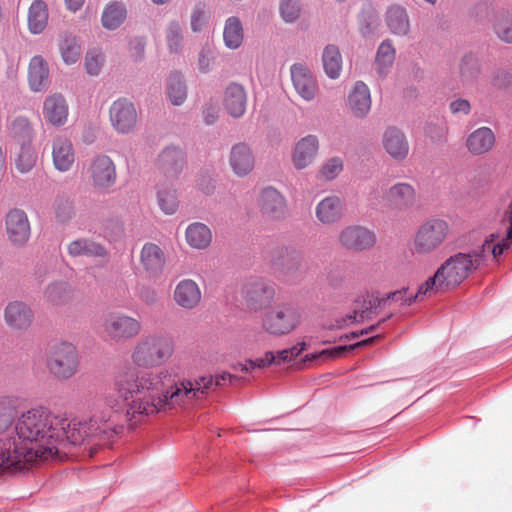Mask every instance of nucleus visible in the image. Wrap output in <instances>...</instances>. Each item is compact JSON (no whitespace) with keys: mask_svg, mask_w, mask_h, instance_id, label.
<instances>
[{"mask_svg":"<svg viewBox=\"0 0 512 512\" xmlns=\"http://www.w3.org/2000/svg\"><path fill=\"white\" fill-rule=\"evenodd\" d=\"M445 291L444 287L440 285V280L438 278H435V273L428 277V279L422 283L419 287L417 292L414 295H410L408 298L404 299V303L406 306H411L414 304L421 296L426 295L429 292L432 291Z\"/></svg>","mask_w":512,"mask_h":512,"instance_id":"53","label":"nucleus"},{"mask_svg":"<svg viewBox=\"0 0 512 512\" xmlns=\"http://www.w3.org/2000/svg\"><path fill=\"white\" fill-rule=\"evenodd\" d=\"M483 263V250L473 249L467 253L458 252L446 259L435 272V278L445 290L459 286Z\"/></svg>","mask_w":512,"mask_h":512,"instance_id":"3","label":"nucleus"},{"mask_svg":"<svg viewBox=\"0 0 512 512\" xmlns=\"http://www.w3.org/2000/svg\"><path fill=\"white\" fill-rule=\"evenodd\" d=\"M387 198L396 206L408 207L415 200V190L408 183H397L389 189Z\"/></svg>","mask_w":512,"mask_h":512,"instance_id":"46","label":"nucleus"},{"mask_svg":"<svg viewBox=\"0 0 512 512\" xmlns=\"http://www.w3.org/2000/svg\"><path fill=\"white\" fill-rule=\"evenodd\" d=\"M387 302L388 300L386 299V295L384 297H379L378 293L374 292L371 294L367 293L366 296H359L355 300L359 310H354L353 314H348L345 318L337 319L335 324H331L327 326V328L341 329L344 327L347 320L351 323L371 320L374 315H377L379 311L386 306Z\"/></svg>","mask_w":512,"mask_h":512,"instance_id":"8","label":"nucleus"},{"mask_svg":"<svg viewBox=\"0 0 512 512\" xmlns=\"http://www.w3.org/2000/svg\"><path fill=\"white\" fill-rule=\"evenodd\" d=\"M68 253L72 257L105 258L107 249L90 238H78L69 243Z\"/></svg>","mask_w":512,"mask_h":512,"instance_id":"27","label":"nucleus"},{"mask_svg":"<svg viewBox=\"0 0 512 512\" xmlns=\"http://www.w3.org/2000/svg\"><path fill=\"white\" fill-rule=\"evenodd\" d=\"M173 351L174 346L170 338L150 336L142 339L136 345L132 359L139 367H155L165 363Z\"/></svg>","mask_w":512,"mask_h":512,"instance_id":"4","label":"nucleus"},{"mask_svg":"<svg viewBox=\"0 0 512 512\" xmlns=\"http://www.w3.org/2000/svg\"><path fill=\"white\" fill-rule=\"evenodd\" d=\"M495 234H491L484 240L482 245L476 250H483V262L486 258V252H491L494 259L500 257L512 246V230L507 228L506 235L499 242L495 243Z\"/></svg>","mask_w":512,"mask_h":512,"instance_id":"44","label":"nucleus"},{"mask_svg":"<svg viewBox=\"0 0 512 512\" xmlns=\"http://www.w3.org/2000/svg\"><path fill=\"white\" fill-rule=\"evenodd\" d=\"M343 163L339 157L329 159L321 168L323 177L327 180H333L342 171Z\"/></svg>","mask_w":512,"mask_h":512,"instance_id":"61","label":"nucleus"},{"mask_svg":"<svg viewBox=\"0 0 512 512\" xmlns=\"http://www.w3.org/2000/svg\"><path fill=\"white\" fill-rule=\"evenodd\" d=\"M348 106L357 118L365 117L371 109V96L368 86L363 81H356L348 95Z\"/></svg>","mask_w":512,"mask_h":512,"instance_id":"22","label":"nucleus"},{"mask_svg":"<svg viewBox=\"0 0 512 512\" xmlns=\"http://www.w3.org/2000/svg\"><path fill=\"white\" fill-rule=\"evenodd\" d=\"M341 244L353 251L370 249L376 243L374 232L362 226H348L343 229L339 236Z\"/></svg>","mask_w":512,"mask_h":512,"instance_id":"13","label":"nucleus"},{"mask_svg":"<svg viewBox=\"0 0 512 512\" xmlns=\"http://www.w3.org/2000/svg\"><path fill=\"white\" fill-rule=\"evenodd\" d=\"M512 81V73L506 70H497L491 79L493 87L503 90L510 86Z\"/></svg>","mask_w":512,"mask_h":512,"instance_id":"63","label":"nucleus"},{"mask_svg":"<svg viewBox=\"0 0 512 512\" xmlns=\"http://www.w3.org/2000/svg\"><path fill=\"white\" fill-rule=\"evenodd\" d=\"M4 318L8 326L18 330H26L33 321L34 313L26 303L12 301L5 308Z\"/></svg>","mask_w":512,"mask_h":512,"instance_id":"18","label":"nucleus"},{"mask_svg":"<svg viewBox=\"0 0 512 512\" xmlns=\"http://www.w3.org/2000/svg\"><path fill=\"white\" fill-rule=\"evenodd\" d=\"M140 261L144 270L150 277H158L163 271L165 257L158 245L146 243L142 247Z\"/></svg>","mask_w":512,"mask_h":512,"instance_id":"25","label":"nucleus"},{"mask_svg":"<svg viewBox=\"0 0 512 512\" xmlns=\"http://www.w3.org/2000/svg\"><path fill=\"white\" fill-rule=\"evenodd\" d=\"M495 135L489 127H480L469 134L466 140L468 151L473 155H482L491 150Z\"/></svg>","mask_w":512,"mask_h":512,"instance_id":"29","label":"nucleus"},{"mask_svg":"<svg viewBox=\"0 0 512 512\" xmlns=\"http://www.w3.org/2000/svg\"><path fill=\"white\" fill-rule=\"evenodd\" d=\"M459 70L463 83L475 82L481 74L479 57L473 52L466 53L460 61Z\"/></svg>","mask_w":512,"mask_h":512,"instance_id":"42","label":"nucleus"},{"mask_svg":"<svg viewBox=\"0 0 512 512\" xmlns=\"http://www.w3.org/2000/svg\"><path fill=\"white\" fill-rule=\"evenodd\" d=\"M207 18L204 5L198 4L194 7L191 15V29L193 32H200L206 24Z\"/></svg>","mask_w":512,"mask_h":512,"instance_id":"62","label":"nucleus"},{"mask_svg":"<svg viewBox=\"0 0 512 512\" xmlns=\"http://www.w3.org/2000/svg\"><path fill=\"white\" fill-rule=\"evenodd\" d=\"M48 7L43 0H34L28 9V29L38 35L44 31L48 23Z\"/></svg>","mask_w":512,"mask_h":512,"instance_id":"34","label":"nucleus"},{"mask_svg":"<svg viewBox=\"0 0 512 512\" xmlns=\"http://www.w3.org/2000/svg\"><path fill=\"white\" fill-rule=\"evenodd\" d=\"M78 364V352L73 344L61 342L52 347L47 365L57 378L69 379L76 373Z\"/></svg>","mask_w":512,"mask_h":512,"instance_id":"6","label":"nucleus"},{"mask_svg":"<svg viewBox=\"0 0 512 512\" xmlns=\"http://www.w3.org/2000/svg\"><path fill=\"white\" fill-rule=\"evenodd\" d=\"M279 10L282 19L286 23H293L300 16L301 6L299 0H281Z\"/></svg>","mask_w":512,"mask_h":512,"instance_id":"57","label":"nucleus"},{"mask_svg":"<svg viewBox=\"0 0 512 512\" xmlns=\"http://www.w3.org/2000/svg\"><path fill=\"white\" fill-rule=\"evenodd\" d=\"M242 293L249 309L258 311L271 304L275 289L262 279H251L244 284Z\"/></svg>","mask_w":512,"mask_h":512,"instance_id":"9","label":"nucleus"},{"mask_svg":"<svg viewBox=\"0 0 512 512\" xmlns=\"http://www.w3.org/2000/svg\"><path fill=\"white\" fill-rule=\"evenodd\" d=\"M274 352L273 351H267L264 355V357H259L256 359H247L244 364L240 363L241 371L248 373L255 369H263L270 365H273L274 361Z\"/></svg>","mask_w":512,"mask_h":512,"instance_id":"59","label":"nucleus"},{"mask_svg":"<svg viewBox=\"0 0 512 512\" xmlns=\"http://www.w3.org/2000/svg\"><path fill=\"white\" fill-rule=\"evenodd\" d=\"M380 335L372 336L367 339L355 342L348 345H338L320 350L321 360H332L345 356L346 354L354 351L357 348L367 346L380 339Z\"/></svg>","mask_w":512,"mask_h":512,"instance_id":"45","label":"nucleus"},{"mask_svg":"<svg viewBox=\"0 0 512 512\" xmlns=\"http://www.w3.org/2000/svg\"><path fill=\"white\" fill-rule=\"evenodd\" d=\"M44 295L52 305L61 306L71 299L72 289L66 281H56L46 287Z\"/></svg>","mask_w":512,"mask_h":512,"instance_id":"43","label":"nucleus"},{"mask_svg":"<svg viewBox=\"0 0 512 512\" xmlns=\"http://www.w3.org/2000/svg\"><path fill=\"white\" fill-rule=\"evenodd\" d=\"M322 63L325 74L330 79H337L342 70V56L338 46L327 45L322 53Z\"/></svg>","mask_w":512,"mask_h":512,"instance_id":"38","label":"nucleus"},{"mask_svg":"<svg viewBox=\"0 0 512 512\" xmlns=\"http://www.w3.org/2000/svg\"><path fill=\"white\" fill-rule=\"evenodd\" d=\"M109 419L103 414L89 421H69L47 408H33L16 422V436L0 438V472L20 471L26 464L54 458L60 444H105L116 434Z\"/></svg>","mask_w":512,"mask_h":512,"instance_id":"1","label":"nucleus"},{"mask_svg":"<svg viewBox=\"0 0 512 512\" xmlns=\"http://www.w3.org/2000/svg\"><path fill=\"white\" fill-rule=\"evenodd\" d=\"M498 11L499 10L495 9L492 2L484 0L475 4L472 11V16L474 17L475 21L481 24H486L491 21L493 22Z\"/></svg>","mask_w":512,"mask_h":512,"instance_id":"55","label":"nucleus"},{"mask_svg":"<svg viewBox=\"0 0 512 512\" xmlns=\"http://www.w3.org/2000/svg\"><path fill=\"white\" fill-rule=\"evenodd\" d=\"M259 206L262 214L271 220H281L287 213L284 196L271 186L262 189Z\"/></svg>","mask_w":512,"mask_h":512,"instance_id":"15","label":"nucleus"},{"mask_svg":"<svg viewBox=\"0 0 512 512\" xmlns=\"http://www.w3.org/2000/svg\"><path fill=\"white\" fill-rule=\"evenodd\" d=\"M101 234L110 243L117 242L124 236L123 223L119 219H107L102 225Z\"/></svg>","mask_w":512,"mask_h":512,"instance_id":"56","label":"nucleus"},{"mask_svg":"<svg viewBox=\"0 0 512 512\" xmlns=\"http://www.w3.org/2000/svg\"><path fill=\"white\" fill-rule=\"evenodd\" d=\"M185 165L186 153L175 145L165 147L157 159V167L168 179H177Z\"/></svg>","mask_w":512,"mask_h":512,"instance_id":"11","label":"nucleus"},{"mask_svg":"<svg viewBox=\"0 0 512 512\" xmlns=\"http://www.w3.org/2000/svg\"><path fill=\"white\" fill-rule=\"evenodd\" d=\"M60 52L66 64H74L81 55V46L78 39L72 34L65 35L60 43Z\"/></svg>","mask_w":512,"mask_h":512,"instance_id":"51","label":"nucleus"},{"mask_svg":"<svg viewBox=\"0 0 512 512\" xmlns=\"http://www.w3.org/2000/svg\"><path fill=\"white\" fill-rule=\"evenodd\" d=\"M49 68L42 56H33L28 67L29 86L32 91L40 92L48 85Z\"/></svg>","mask_w":512,"mask_h":512,"instance_id":"30","label":"nucleus"},{"mask_svg":"<svg viewBox=\"0 0 512 512\" xmlns=\"http://www.w3.org/2000/svg\"><path fill=\"white\" fill-rule=\"evenodd\" d=\"M386 24L394 35L405 36L410 31V23L405 8L395 5L386 12Z\"/></svg>","mask_w":512,"mask_h":512,"instance_id":"35","label":"nucleus"},{"mask_svg":"<svg viewBox=\"0 0 512 512\" xmlns=\"http://www.w3.org/2000/svg\"><path fill=\"white\" fill-rule=\"evenodd\" d=\"M247 95L244 87L238 83H230L224 95V107L234 118L241 117L246 111Z\"/></svg>","mask_w":512,"mask_h":512,"instance_id":"24","label":"nucleus"},{"mask_svg":"<svg viewBox=\"0 0 512 512\" xmlns=\"http://www.w3.org/2000/svg\"><path fill=\"white\" fill-rule=\"evenodd\" d=\"M127 18V7L122 1H110L103 9L101 24L109 31L117 30Z\"/></svg>","mask_w":512,"mask_h":512,"instance_id":"32","label":"nucleus"},{"mask_svg":"<svg viewBox=\"0 0 512 512\" xmlns=\"http://www.w3.org/2000/svg\"><path fill=\"white\" fill-rule=\"evenodd\" d=\"M157 201L160 209L167 215L174 214L179 207L177 191L171 187L159 188Z\"/></svg>","mask_w":512,"mask_h":512,"instance_id":"49","label":"nucleus"},{"mask_svg":"<svg viewBox=\"0 0 512 512\" xmlns=\"http://www.w3.org/2000/svg\"><path fill=\"white\" fill-rule=\"evenodd\" d=\"M187 243L196 249L207 248L212 240V233L209 227L203 223L195 222L186 229Z\"/></svg>","mask_w":512,"mask_h":512,"instance_id":"37","label":"nucleus"},{"mask_svg":"<svg viewBox=\"0 0 512 512\" xmlns=\"http://www.w3.org/2000/svg\"><path fill=\"white\" fill-rule=\"evenodd\" d=\"M396 50L391 40L386 39L378 46L375 64L379 76L385 77L395 61Z\"/></svg>","mask_w":512,"mask_h":512,"instance_id":"39","label":"nucleus"},{"mask_svg":"<svg viewBox=\"0 0 512 512\" xmlns=\"http://www.w3.org/2000/svg\"><path fill=\"white\" fill-rule=\"evenodd\" d=\"M6 232L9 240L16 246L25 244L30 237V223L25 211L14 208L6 214Z\"/></svg>","mask_w":512,"mask_h":512,"instance_id":"12","label":"nucleus"},{"mask_svg":"<svg viewBox=\"0 0 512 512\" xmlns=\"http://www.w3.org/2000/svg\"><path fill=\"white\" fill-rule=\"evenodd\" d=\"M343 203L337 196H328L316 206V217L323 224H331L342 216Z\"/></svg>","mask_w":512,"mask_h":512,"instance_id":"33","label":"nucleus"},{"mask_svg":"<svg viewBox=\"0 0 512 512\" xmlns=\"http://www.w3.org/2000/svg\"><path fill=\"white\" fill-rule=\"evenodd\" d=\"M357 22L359 33L364 39H372L377 35L381 19L372 2L366 1L362 4L357 16Z\"/></svg>","mask_w":512,"mask_h":512,"instance_id":"20","label":"nucleus"},{"mask_svg":"<svg viewBox=\"0 0 512 512\" xmlns=\"http://www.w3.org/2000/svg\"><path fill=\"white\" fill-rule=\"evenodd\" d=\"M53 164L58 171L66 172L72 167L75 154L71 141L66 137H56L52 142Z\"/></svg>","mask_w":512,"mask_h":512,"instance_id":"23","label":"nucleus"},{"mask_svg":"<svg viewBox=\"0 0 512 512\" xmlns=\"http://www.w3.org/2000/svg\"><path fill=\"white\" fill-rule=\"evenodd\" d=\"M43 117L53 126H63L68 117V104L64 96L55 93L46 97L43 103Z\"/></svg>","mask_w":512,"mask_h":512,"instance_id":"17","label":"nucleus"},{"mask_svg":"<svg viewBox=\"0 0 512 512\" xmlns=\"http://www.w3.org/2000/svg\"><path fill=\"white\" fill-rule=\"evenodd\" d=\"M300 319L301 314L294 304L282 303L265 313L262 326L269 334L281 336L293 331L299 325Z\"/></svg>","mask_w":512,"mask_h":512,"instance_id":"5","label":"nucleus"},{"mask_svg":"<svg viewBox=\"0 0 512 512\" xmlns=\"http://www.w3.org/2000/svg\"><path fill=\"white\" fill-rule=\"evenodd\" d=\"M37 161V154L32 144L20 146L15 158V167L18 172L25 174L33 169Z\"/></svg>","mask_w":512,"mask_h":512,"instance_id":"52","label":"nucleus"},{"mask_svg":"<svg viewBox=\"0 0 512 512\" xmlns=\"http://www.w3.org/2000/svg\"><path fill=\"white\" fill-rule=\"evenodd\" d=\"M254 154L248 144L240 142L231 147L229 165L238 177L248 175L254 168Z\"/></svg>","mask_w":512,"mask_h":512,"instance_id":"16","label":"nucleus"},{"mask_svg":"<svg viewBox=\"0 0 512 512\" xmlns=\"http://www.w3.org/2000/svg\"><path fill=\"white\" fill-rule=\"evenodd\" d=\"M232 379V374L222 372L215 376H201L195 383L184 380L177 384L167 371L154 374L129 369L115 377L113 387L105 396V403L115 412L124 413L131 424H136L137 417L158 413L183 402L185 398H196L198 394L207 393L212 385L223 386L231 383Z\"/></svg>","mask_w":512,"mask_h":512,"instance_id":"2","label":"nucleus"},{"mask_svg":"<svg viewBox=\"0 0 512 512\" xmlns=\"http://www.w3.org/2000/svg\"><path fill=\"white\" fill-rule=\"evenodd\" d=\"M448 223L445 220L432 218L422 224L415 236V250L425 254L436 249L446 238Z\"/></svg>","mask_w":512,"mask_h":512,"instance_id":"7","label":"nucleus"},{"mask_svg":"<svg viewBox=\"0 0 512 512\" xmlns=\"http://www.w3.org/2000/svg\"><path fill=\"white\" fill-rule=\"evenodd\" d=\"M244 38L243 27L240 19L231 16L225 21L223 30V40L225 46L229 49H237L241 46Z\"/></svg>","mask_w":512,"mask_h":512,"instance_id":"40","label":"nucleus"},{"mask_svg":"<svg viewBox=\"0 0 512 512\" xmlns=\"http://www.w3.org/2000/svg\"><path fill=\"white\" fill-rule=\"evenodd\" d=\"M140 328L138 320L122 313H111L105 321V330L113 339L132 338Z\"/></svg>","mask_w":512,"mask_h":512,"instance_id":"14","label":"nucleus"},{"mask_svg":"<svg viewBox=\"0 0 512 512\" xmlns=\"http://www.w3.org/2000/svg\"><path fill=\"white\" fill-rule=\"evenodd\" d=\"M290 71L297 93L307 101L312 100L316 93V83L310 72L301 64H293Z\"/></svg>","mask_w":512,"mask_h":512,"instance_id":"26","label":"nucleus"},{"mask_svg":"<svg viewBox=\"0 0 512 512\" xmlns=\"http://www.w3.org/2000/svg\"><path fill=\"white\" fill-rule=\"evenodd\" d=\"M493 29L500 40L512 44V11L499 10L493 20Z\"/></svg>","mask_w":512,"mask_h":512,"instance_id":"47","label":"nucleus"},{"mask_svg":"<svg viewBox=\"0 0 512 512\" xmlns=\"http://www.w3.org/2000/svg\"><path fill=\"white\" fill-rule=\"evenodd\" d=\"M167 96L170 102L181 105L187 98V87L180 72H171L167 79Z\"/></svg>","mask_w":512,"mask_h":512,"instance_id":"41","label":"nucleus"},{"mask_svg":"<svg viewBox=\"0 0 512 512\" xmlns=\"http://www.w3.org/2000/svg\"><path fill=\"white\" fill-rule=\"evenodd\" d=\"M393 316L392 313L388 314L387 316L381 318L377 323L372 324L368 327H365L359 331H351L349 333L343 334L339 337V340H352L359 338L360 336L368 335L370 333L375 332L382 324L386 323L391 317Z\"/></svg>","mask_w":512,"mask_h":512,"instance_id":"60","label":"nucleus"},{"mask_svg":"<svg viewBox=\"0 0 512 512\" xmlns=\"http://www.w3.org/2000/svg\"><path fill=\"white\" fill-rule=\"evenodd\" d=\"M18 415L16 401L10 397L0 398V433H4Z\"/></svg>","mask_w":512,"mask_h":512,"instance_id":"50","label":"nucleus"},{"mask_svg":"<svg viewBox=\"0 0 512 512\" xmlns=\"http://www.w3.org/2000/svg\"><path fill=\"white\" fill-rule=\"evenodd\" d=\"M166 41L168 49L171 53H179L182 49V29L177 21H172L169 23L166 30Z\"/></svg>","mask_w":512,"mask_h":512,"instance_id":"54","label":"nucleus"},{"mask_svg":"<svg viewBox=\"0 0 512 512\" xmlns=\"http://www.w3.org/2000/svg\"><path fill=\"white\" fill-rule=\"evenodd\" d=\"M91 177L97 187L107 188L116 180V169L113 161L106 155L96 156L91 163Z\"/></svg>","mask_w":512,"mask_h":512,"instance_id":"19","label":"nucleus"},{"mask_svg":"<svg viewBox=\"0 0 512 512\" xmlns=\"http://www.w3.org/2000/svg\"><path fill=\"white\" fill-rule=\"evenodd\" d=\"M111 124L122 134L130 133L137 124V112L134 104L126 98H119L109 109Z\"/></svg>","mask_w":512,"mask_h":512,"instance_id":"10","label":"nucleus"},{"mask_svg":"<svg viewBox=\"0 0 512 512\" xmlns=\"http://www.w3.org/2000/svg\"><path fill=\"white\" fill-rule=\"evenodd\" d=\"M104 57L97 49L89 50L85 56V69L91 76H97L100 73Z\"/></svg>","mask_w":512,"mask_h":512,"instance_id":"58","label":"nucleus"},{"mask_svg":"<svg viewBox=\"0 0 512 512\" xmlns=\"http://www.w3.org/2000/svg\"><path fill=\"white\" fill-rule=\"evenodd\" d=\"M201 299V292L198 285L191 279L180 281L174 291L176 303L186 309L194 308Z\"/></svg>","mask_w":512,"mask_h":512,"instance_id":"31","label":"nucleus"},{"mask_svg":"<svg viewBox=\"0 0 512 512\" xmlns=\"http://www.w3.org/2000/svg\"><path fill=\"white\" fill-rule=\"evenodd\" d=\"M197 186L207 196L212 195L216 188L215 181L207 173H200L198 175Z\"/></svg>","mask_w":512,"mask_h":512,"instance_id":"64","label":"nucleus"},{"mask_svg":"<svg viewBox=\"0 0 512 512\" xmlns=\"http://www.w3.org/2000/svg\"><path fill=\"white\" fill-rule=\"evenodd\" d=\"M318 147V139L314 135H308L299 140L293 153L294 166L299 170L306 168L315 157Z\"/></svg>","mask_w":512,"mask_h":512,"instance_id":"28","label":"nucleus"},{"mask_svg":"<svg viewBox=\"0 0 512 512\" xmlns=\"http://www.w3.org/2000/svg\"><path fill=\"white\" fill-rule=\"evenodd\" d=\"M52 208L54 217L60 224H68L75 216L74 202L68 196L58 195Z\"/></svg>","mask_w":512,"mask_h":512,"instance_id":"48","label":"nucleus"},{"mask_svg":"<svg viewBox=\"0 0 512 512\" xmlns=\"http://www.w3.org/2000/svg\"><path fill=\"white\" fill-rule=\"evenodd\" d=\"M383 147L395 160H403L409 153V144L403 131L388 127L383 135Z\"/></svg>","mask_w":512,"mask_h":512,"instance_id":"21","label":"nucleus"},{"mask_svg":"<svg viewBox=\"0 0 512 512\" xmlns=\"http://www.w3.org/2000/svg\"><path fill=\"white\" fill-rule=\"evenodd\" d=\"M9 135L20 145L32 144L34 130L29 120L18 116L8 126Z\"/></svg>","mask_w":512,"mask_h":512,"instance_id":"36","label":"nucleus"}]
</instances>
